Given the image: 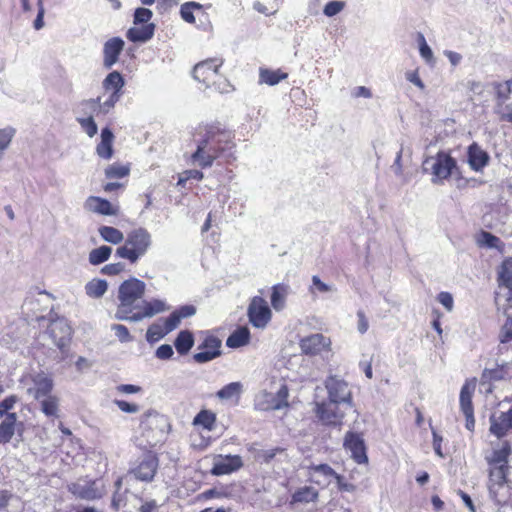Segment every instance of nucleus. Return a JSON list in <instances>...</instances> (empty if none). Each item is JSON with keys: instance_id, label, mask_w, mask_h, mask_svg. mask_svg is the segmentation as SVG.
Here are the masks:
<instances>
[{"instance_id": "21", "label": "nucleus", "mask_w": 512, "mask_h": 512, "mask_svg": "<svg viewBox=\"0 0 512 512\" xmlns=\"http://www.w3.org/2000/svg\"><path fill=\"white\" fill-rule=\"evenodd\" d=\"M124 41L120 37H113L107 40L103 46V66L110 69L119 60V55L123 51Z\"/></svg>"}, {"instance_id": "63", "label": "nucleus", "mask_w": 512, "mask_h": 512, "mask_svg": "<svg viewBox=\"0 0 512 512\" xmlns=\"http://www.w3.org/2000/svg\"><path fill=\"white\" fill-rule=\"evenodd\" d=\"M405 78L407 81L411 82L415 86H417L419 89L423 90L425 88V85L423 81L420 79L418 71H407L405 73Z\"/></svg>"}, {"instance_id": "58", "label": "nucleus", "mask_w": 512, "mask_h": 512, "mask_svg": "<svg viewBox=\"0 0 512 512\" xmlns=\"http://www.w3.org/2000/svg\"><path fill=\"white\" fill-rule=\"evenodd\" d=\"M114 403L122 412H125V413L134 414L139 411V406L134 403H129L124 400H118V399L114 400Z\"/></svg>"}, {"instance_id": "28", "label": "nucleus", "mask_w": 512, "mask_h": 512, "mask_svg": "<svg viewBox=\"0 0 512 512\" xmlns=\"http://www.w3.org/2000/svg\"><path fill=\"white\" fill-rule=\"evenodd\" d=\"M155 25L146 24L142 27H132L127 31V38L132 42H147L154 35Z\"/></svg>"}, {"instance_id": "48", "label": "nucleus", "mask_w": 512, "mask_h": 512, "mask_svg": "<svg viewBox=\"0 0 512 512\" xmlns=\"http://www.w3.org/2000/svg\"><path fill=\"white\" fill-rule=\"evenodd\" d=\"M129 173V168L122 165L112 164L105 169V175L110 179L123 178Z\"/></svg>"}, {"instance_id": "13", "label": "nucleus", "mask_w": 512, "mask_h": 512, "mask_svg": "<svg viewBox=\"0 0 512 512\" xmlns=\"http://www.w3.org/2000/svg\"><path fill=\"white\" fill-rule=\"evenodd\" d=\"M222 63V60L217 59H208L198 63L193 70L194 79L209 86L215 82V78L218 76V69Z\"/></svg>"}, {"instance_id": "22", "label": "nucleus", "mask_w": 512, "mask_h": 512, "mask_svg": "<svg viewBox=\"0 0 512 512\" xmlns=\"http://www.w3.org/2000/svg\"><path fill=\"white\" fill-rule=\"evenodd\" d=\"M490 432L498 439L507 435L512 428V408L507 412H501L498 416L490 417Z\"/></svg>"}, {"instance_id": "42", "label": "nucleus", "mask_w": 512, "mask_h": 512, "mask_svg": "<svg viewBox=\"0 0 512 512\" xmlns=\"http://www.w3.org/2000/svg\"><path fill=\"white\" fill-rule=\"evenodd\" d=\"M318 497V492L313 487H303L297 490L292 499L294 502L309 503L315 501Z\"/></svg>"}, {"instance_id": "45", "label": "nucleus", "mask_w": 512, "mask_h": 512, "mask_svg": "<svg viewBox=\"0 0 512 512\" xmlns=\"http://www.w3.org/2000/svg\"><path fill=\"white\" fill-rule=\"evenodd\" d=\"M202 8H203V5L198 2H194V1L186 2L181 5V8H180L181 17L185 22L193 24V23H195V16H194L193 12L195 10H201Z\"/></svg>"}, {"instance_id": "52", "label": "nucleus", "mask_w": 512, "mask_h": 512, "mask_svg": "<svg viewBox=\"0 0 512 512\" xmlns=\"http://www.w3.org/2000/svg\"><path fill=\"white\" fill-rule=\"evenodd\" d=\"M419 52L423 59L430 62L433 59V52L428 46L425 37L422 33L418 34Z\"/></svg>"}, {"instance_id": "38", "label": "nucleus", "mask_w": 512, "mask_h": 512, "mask_svg": "<svg viewBox=\"0 0 512 512\" xmlns=\"http://www.w3.org/2000/svg\"><path fill=\"white\" fill-rule=\"evenodd\" d=\"M101 238L111 244H119L124 240L123 233L117 228L111 226H101L98 229Z\"/></svg>"}, {"instance_id": "2", "label": "nucleus", "mask_w": 512, "mask_h": 512, "mask_svg": "<svg viewBox=\"0 0 512 512\" xmlns=\"http://www.w3.org/2000/svg\"><path fill=\"white\" fill-rule=\"evenodd\" d=\"M145 288V283L137 278H130L119 286V305L115 313L116 319H126L127 314L132 313L134 309L141 308Z\"/></svg>"}, {"instance_id": "56", "label": "nucleus", "mask_w": 512, "mask_h": 512, "mask_svg": "<svg viewBox=\"0 0 512 512\" xmlns=\"http://www.w3.org/2000/svg\"><path fill=\"white\" fill-rule=\"evenodd\" d=\"M181 318L179 314L174 311L172 312L165 320H164V327L166 328V331L169 333L173 331L181 322Z\"/></svg>"}, {"instance_id": "34", "label": "nucleus", "mask_w": 512, "mask_h": 512, "mask_svg": "<svg viewBox=\"0 0 512 512\" xmlns=\"http://www.w3.org/2000/svg\"><path fill=\"white\" fill-rule=\"evenodd\" d=\"M288 77L287 73H283L280 70H270L261 68L259 72L260 83H265L270 86L278 84L281 80Z\"/></svg>"}, {"instance_id": "49", "label": "nucleus", "mask_w": 512, "mask_h": 512, "mask_svg": "<svg viewBox=\"0 0 512 512\" xmlns=\"http://www.w3.org/2000/svg\"><path fill=\"white\" fill-rule=\"evenodd\" d=\"M13 136L14 130L12 128L0 130V160L3 157L4 151L8 148Z\"/></svg>"}, {"instance_id": "47", "label": "nucleus", "mask_w": 512, "mask_h": 512, "mask_svg": "<svg viewBox=\"0 0 512 512\" xmlns=\"http://www.w3.org/2000/svg\"><path fill=\"white\" fill-rule=\"evenodd\" d=\"M82 130L89 136L93 137L98 132V127L92 116L86 118H77Z\"/></svg>"}, {"instance_id": "54", "label": "nucleus", "mask_w": 512, "mask_h": 512, "mask_svg": "<svg viewBox=\"0 0 512 512\" xmlns=\"http://www.w3.org/2000/svg\"><path fill=\"white\" fill-rule=\"evenodd\" d=\"M345 3L342 1H331L328 2L324 7V14L328 17H332L340 13L344 9Z\"/></svg>"}, {"instance_id": "39", "label": "nucleus", "mask_w": 512, "mask_h": 512, "mask_svg": "<svg viewBox=\"0 0 512 512\" xmlns=\"http://www.w3.org/2000/svg\"><path fill=\"white\" fill-rule=\"evenodd\" d=\"M111 253L112 248L106 245L95 248L89 253V262L92 265H100L110 258Z\"/></svg>"}, {"instance_id": "27", "label": "nucleus", "mask_w": 512, "mask_h": 512, "mask_svg": "<svg viewBox=\"0 0 512 512\" xmlns=\"http://www.w3.org/2000/svg\"><path fill=\"white\" fill-rule=\"evenodd\" d=\"M475 380L466 381L460 391V408L463 414L473 413L472 396L475 391Z\"/></svg>"}, {"instance_id": "6", "label": "nucleus", "mask_w": 512, "mask_h": 512, "mask_svg": "<svg viewBox=\"0 0 512 512\" xmlns=\"http://www.w3.org/2000/svg\"><path fill=\"white\" fill-rule=\"evenodd\" d=\"M328 400L352 408V391L348 382L338 376H329L324 382Z\"/></svg>"}, {"instance_id": "19", "label": "nucleus", "mask_w": 512, "mask_h": 512, "mask_svg": "<svg viewBox=\"0 0 512 512\" xmlns=\"http://www.w3.org/2000/svg\"><path fill=\"white\" fill-rule=\"evenodd\" d=\"M242 466V458L239 455H218L214 459L211 473L215 476L226 475L239 470Z\"/></svg>"}, {"instance_id": "26", "label": "nucleus", "mask_w": 512, "mask_h": 512, "mask_svg": "<svg viewBox=\"0 0 512 512\" xmlns=\"http://www.w3.org/2000/svg\"><path fill=\"white\" fill-rule=\"evenodd\" d=\"M119 98L120 93L112 92L104 102H101V97H97L95 99H88L82 104L93 110L97 108L99 113L107 114L115 106Z\"/></svg>"}, {"instance_id": "3", "label": "nucleus", "mask_w": 512, "mask_h": 512, "mask_svg": "<svg viewBox=\"0 0 512 512\" xmlns=\"http://www.w3.org/2000/svg\"><path fill=\"white\" fill-rule=\"evenodd\" d=\"M152 244L151 234L145 228H137L127 234L125 243L116 249V256L136 263Z\"/></svg>"}, {"instance_id": "62", "label": "nucleus", "mask_w": 512, "mask_h": 512, "mask_svg": "<svg viewBox=\"0 0 512 512\" xmlns=\"http://www.w3.org/2000/svg\"><path fill=\"white\" fill-rule=\"evenodd\" d=\"M15 433L14 428H9L8 424H0V443H7Z\"/></svg>"}, {"instance_id": "37", "label": "nucleus", "mask_w": 512, "mask_h": 512, "mask_svg": "<svg viewBox=\"0 0 512 512\" xmlns=\"http://www.w3.org/2000/svg\"><path fill=\"white\" fill-rule=\"evenodd\" d=\"M108 288V284L102 279H93L89 281L85 286L86 294L92 298L102 297Z\"/></svg>"}, {"instance_id": "59", "label": "nucleus", "mask_w": 512, "mask_h": 512, "mask_svg": "<svg viewBox=\"0 0 512 512\" xmlns=\"http://www.w3.org/2000/svg\"><path fill=\"white\" fill-rule=\"evenodd\" d=\"M143 418H144L142 420L143 425H152V424L158 425L159 423L164 421L163 417L155 411H148L147 413H145L143 415Z\"/></svg>"}, {"instance_id": "61", "label": "nucleus", "mask_w": 512, "mask_h": 512, "mask_svg": "<svg viewBox=\"0 0 512 512\" xmlns=\"http://www.w3.org/2000/svg\"><path fill=\"white\" fill-rule=\"evenodd\" d=\"M173 354V349L168 344H163L159 346L156 350V357L161 360L170 359L173 356Z\"/></svg>"}, {"instance_id": "24", "label": "nucleus", "mask_w": 512, "mask_h": 512, "mask_svg": "<svg viewBox=\"0 0 512 512\" xmlns=\"http://www.w3.org/2000/svg\"><path fill=\"white\" fill-rule=\"evenodd\" d=\"M467 157L471 169L476 172L481 171L485 166H487L490 159L488 153L477 143H472L469 146Z\"/></svg>"}, {"instance_id": "8", "label": "nucleus", "mask_w": 512, "mask_h": 512, "mask_svg": "<svg viewBox=\"0 0 512 512\" xmlns=\"http://www.w3.org/2000/svg\"><path fill=\"white\" fill-rule=\"evenodd\" d=\"M158 466L159 460L157 456L149 452L144 454L140 461L129 470V475H132L139 481L151 482L154 479Z\"/></svg>"}, {"instance_id": "53", "label": "nucleus", "mask_w": 512, "mask_h": 512, "mask_svg": "<svg viewBox=\"0 0 512 512\" xmlns=\"http://www.w3.org/2000/svg\"><path fill=\"white\" fill-rule=\"evenodd\" d=\"M314 289H316L320 293H328L336 290L333 286L321 281V279L317 275L312 276V286L310 288V292L314 293Z\"/></svg>"}, {"instance_id": "41", "label": "nucleus", "mask_w": 512, "mask_h": 512, "mask_svg": "<svg viewBox=\"0 0 512 512\" xmlns=\"http://www.w3.org/2000/svg\"><path fill=\"white\" fill-rule=\"evenodd\" d=\"M141 309L144 310L148 317H153L154 315L164 312L168 310L166 303L159 299H154L152 301H141Z\"/></svg>"}, {"instance_id": "10", "label": "nucleus", "mask_w": 512, "mask_h": 512, "mask_svg": "<svg viewBox=\"0 0 512 512\" xmlns=\"http://www.w3.org/2000/svg\"><path fill=\"white\" fill-rule=\"evenodd\" d=\"M247 314L250 323L256 328H265L272 316L267 302L260 296L252 298L248 306Z\"/></svg>"}, {"instance_id": "7", "label": "nucleus", "mask_w": 512, "mask_h": 512, "mask_svg": "<svg viewBox=\"0 0 512 512\" xmlns=\"http://www.w3.org/2000/svg\"><path fill=\"white\" fill-rule=\"evenodd\" d=\"M494 112L500 120L512 123V79L496 85Z\"/></svg>"}, {"instance_id": "18", "label": "nucleus", "mask_w": 512, "mask_h": 512, "mask_svg": "<svg viewBox=\"0 0 512 512\" xmlns=\"http://www.w3.org/2000/svg\"><path fill=\"white\" fill-rule=\"evenodd\" d=\"M83 208L87 212L103 216H117L119 214V207L117 205L97 196H89L83 203Z\"/></svg>"}, {"instance_id": "46", "label": "nucleus", "mask_w": 512, "mask_h": 512, "mask_svg": "<svg viewBox=\"0 0 512 512\" xmlns=\"http://www.w3.org/2000/svg\"><path fill=\"white\" fill-rule=\"evenodd\" d=\"M168 332L164 325L160 323L152 324L146 333V338L149 342H155L163 338Z\"/></svg>"}, {"instance_id": "51", "label": "nucleus", "mask_w": 512, "mask_h": 512, "mask_svg": "<svg viewBox=\"0 0 512 512\" xmlns=\"http://www.w3.org/2000/svg\"><path fill=\"white\" fill-rule=\"evenodd\" d=\"M111 330L115 332L116 337L122 343H127L132 341V337L129 333V330L126 326L122 324H113L111 325Z\"/></svg>"}, {"instance_id": "1", "label": "nucleus", "mask_w": 512, "mask_h": 512, "mask_svg": "<svg viewBox=\"0 0 512 512\" xmlns=\"http://www.w3.org/2000/svg\"><path fill=\"white\" fill-rule=\"evenodd\" d=\"M230 139L229 132L221 131L214 126L208 127L203 138L197 143L196 151L191 155L192 162L201 168L211 167L225 150L223 144H227Z\"/></svg>"}, {"instance_id": "25", "label": "nucleus", "mask_w": 512, "mask_h": 512, "mask_svg": "<svg viewBox=\"0 0 512 512\" xmlns=\"http://www.w3.org/2000/svg\"><path fill=\"white\" fill-rule=\"evenodd\" d=\"M511 454V447L507 441L502 443L499 449H495L486 460L490 468H502L504 471H509L508 457Z\"/></svg>"}, {"instance_id": "43", "label": "nucleus", "mask_w": 512, "mask_h": 512, "mask_svg": "<svg viewBox=\"0 0 512 512\" xmlns=\"http://www.w3.org/2000/svg\"><path fill=\"white\" fill-rule=\"evenodd\" d=\"M499 282L512 291V258L502 263L501 270L499 271Z\"/></svg>"}, {"instance_id": "36", "label": "nucleus", "mask_w": 512, "mask_h": 512, "mask_svg": "<svg viewBox=\"0 0 512 512\" xmlns=\"http://www.w3.org/2000/svg\"><path fill=\"white\" fill-rule=\"evenodd\" d=\"M215 422L216 415L209 410H201L193 419V425L202 426L208 431H212L214 429Z\"/></svg>"}, {"instance_id": "40", "label": "nucleus", "mask_w": 512, "mask_h": 512, "mask_svg": "<svg viewBox=\"0 0 512 512\" xmlns=\"http://www.w3.org/2000/svg\"><path fill=\"white\" fill-rule=\"evenodd\" d=\"M124 86V79L117 71L109 73L103 80V88L105 90H112V92L120 93Z\"/></svg>"}, {"instance_id": "44", "label": "nucleus", "mask_w": 512, "mask_h": 512, "mask_svg": "<svg viewBox=\"0 0 512 512\" xmlns=\"http://www.w3.org/2000/svg\"><path fill=\"white\" fill-rule=\"evenodd\" d=\"M41 401V410L42 412L49 417H56L58 415V406L59 400L57 397L48 395L46 397H42Z\"/></svg>"}, {"instance_id": "20", "label": "nucleus", "mask_w": 512, "mask_h": 512, "mask_svg": "<svg viewBox=\"0 0 512 512\" xmlns=\"http://www.w3.org/2000/svg\"><path fill=\"white\" fill-rule=\"evenodd\" d=\"M330 345V338H327L320 333L309 335L300 341L301 350L307 355L319 354L323 350L329 349Z\"/></svg>"}, {"instance_id": "64", "label": "nucleus", "mask_w": 512, "mask_h": 512, "mask_svg": "<svg viewBox=\"0 0 512 512\" xmlns=\"http://www.w3.org/2000/svg\"><path fill=\"white\" fill-rule=\"evenodd\" d=\"M438 301L448 310L451 311L453 308V297L448 292H441L438 295Z\"/></svg>"}, {"instance_id": "23", "label": "nucleus", "mask_w": 512, "mask_h": 512, "mask_svg": "<svg viewBox=\"0 0 512 512\" xmlns=\"http://www.w3.org/2000/svg\"><path fill=\"white\" fill-rule=\"evenodd\" d=\"M32 386L27 389V393L35 399H41L50 395L53 388V381L44 373H38L32 377Z\"/></svg>"}, {"instance_id": "35", "label": "nucleus", "mask_w": 512, "mask_h": 512, "mask_svg": "<svg viewBox=\"0 0 512 512\" xmlns=\"http://www.w3.org/2000/svg\"><path fill=\"white\" fill-rule=\"evenodd\" d=\"M194 344L193 335L190 331H181L175 339L174 345L181 355L187 354Z\"/></svg>"}, {"instance_id": "32", "label": "nucleus", "mask_w": 512, "mask_h": 512, "mask_svg": "<svg viewBox=\"0 0 512 512\" xmlns=\"http://www.w3.org/2000/svg\"><path fill=\"white\" fill-rule=\"evenodd\" d=\"M250 332L247 327L236 329L227 339L226 345L231 348H239L249 342Z\"/></svg>"}, {"instance_id": "57", "label": "nucleus", "mask_w": 512, "mask_h": 512, "mask_svg": "<svg viewBox=\"0 0 512 512\" xmlns=\"http://www.w3.org/2000/svg\"><path fill=\"white\" fill-rule=\"evenodd\" d=\"M125 265L121 262L107 264L101 269V273L109 276L118 275L124 271Z\"/></svg>"}, {"instance_id": "55", "label": "nucleus", "mask_w": 512, "mask_h": 512, "mask_svg": "<svg viewBox=\"0 0 512 512\" xmlns=\"http://www.w3.org/2000/svg\"><path fill=\"white\" fill-rule=\"evenodd\" d=\"M18 401L19 398L16 395H10L0 401V416H4L9 410H12Z\"/></svg>"}, {"instance_id": "5", "label": "nucleus", "mask_w": 512, "mask_h": 512, "mask_svg": "<svg viewBox=\"0 0 512 512\" xmlns=\"http://www.w3.org/2000/svg\"><path fill=\"white\" fill-rule=\"evenodd\" d=\"M487 488L490 498L498 505H504L510 498L511 486L507 479L508 471L502 468H489Z\"/></svg>"}, {"instance_id": "29", "label": "nucleus", "mask_w": 512, "mask_h": 512, "mask_svg": "<svg viewBox=\"0 0 512 512\" xmlns=\"http://www.w3.org/2000/svg\"><path fill=\"white\" fill-rule=\"evenodd\" d=\"M114 135L109 128H104L101 131V142L97 145L96 151L99 157L103 159H110L113 154L112 142Z\"/></svg>"}, {"instance_id": "4", "label": "nucleus", "mask_w": 512, "mask_h": 512, "mask_svg": "<svg viewBox=\"0 0 512 512\" xmlns=\"http://www.w3.org/2000/svg\"><path fill=\"white\" fill-rule=\"evenodd\" d=\"M455 168V159L445 152L427 157L423 162V171L432 175L431 181L434 184H441L448 179Z\"/></svg>"}, {"instance_id": "33", "label": "nucleus", "mask_w": 512, "mask_h": 512, "mask_svg": "<svg viewBox=\"0 0 512 512\" xmlns=\"http://www.w3.org/2000/svg\"><path fill=\"white\" fill-rule=\"evenodd\" d=\"M508 364H502L495 369H485L481 375V384L490 383L492 381H500L508 375Z\"/></svg>"}, {"instance_id": "14", "label": "nucleus", "mask_w": 512, "mask_h": 512, "mask_svg": "<svg viewBox=\"0 0 512 512\" xmlns=\"http://www.w3.org/2000/svg\"><path fill=\"white\" fill-rule=\"evenodd\" d=\"M198 350L200 351L193 356L195 362L200 364L209 362L221 355V340L213 335H208L198 346Z\"/></svg>"}, {"instance_id": "60", "label": "nucleus", "mask_w": 512, "mask_h": 512, "mask_svg": "<svg viewBox=\"0 0 512 512\" xmlns=\"http://www.w3.org/2000/svg\"><path fill=\"white\" fill-rule=\"evenodd\" d=\"M512 340V318H508L500 333V341L506 343Z\"/></svg>"}, {"instance_id": "17", "label": "nucleus", "mask_w": 512, "mask_h": 512, "mask_svg": "<svg viewBox=\"0 0 512 512\" xmlns=\"http://www.w3.org/2000/svg\"><path fill=\"white\" fill-rule=\"evenodd\" d=\"M306 469L309 480L321 487H327L337 475L328 464H310Z\"/></svg>"}, {"instance_id": "30", "label": "nucleus", "mask_w": 512, "mask_h": 512, "mask_svg": "<svg viewBox=\"0 0 512 512\" xmlns=\"http://www.w3.org/2000/svg\"><path fill=\"white\" fill-rule=\"evenodd\" d=\"M288 293L289 286L287 284L279 283L272 287L271 305L276 311L284 308Z\"/></svg>"}, {"instance_id": "9", "label": "nucleus", "mask_w": 512, "mask_h": 512, "mask_svg": "<svg viewBox=\"0 0 512 512\" xmlns=\"http://www.w3.org/2000/svg\"><path fill=\"white\" fill-rule=\"evenodd\" d=\"M288 389L282 385L277 393L262 392L255 400V407L258 410H279L288 406Z\"/></svg>"}, {"instance_id": "50", "label": "nucleus", "mask_w": 512, "mask_h": 512, "mask_svg": "<svg viewBox=\"0 0 512 512\" xmlns=\"http://www.w3.org/2000/svg\"><path fill=\"white\" fill-rule=\"evenodd\" d=\"M153 13L148 8H137L134 13V24H149L148 22L151 20Z\"/></svg>"}, {"instance_id": "16", "label": "nucleus", "mask_w": 512, "mask_h": 512, "mask_svg": "<svg viewBox=\"0 0 512 512\" xmlns=\"http://www.w3.org/2000/svg\"><path fill=\"white\" fill-rule=\"evenodd\" d=\"M344 448L351 453V457L358 463L364 464L368 462L366 448L363 438L354 432H347L344 437Z\"/></svg>"}, {"instance_id": "15", "label": "nucleus", "mask_w": 512, "mask_h": 512, "mask_svg": "<svg viewBox=\"0 0 512 512\" xmlns=\"http://www.w3.org/2000/svg\"><path fill=\"white\" fill-rule=\"evenodd\" d=\"M47 331L54 344L60 349L69 343L72 335V329L64 318H57L51 321Z\"/></svg>"}, {"instance_id": "11", "label": "nucleus", "mask_w": 512, "mask_h": 512, "mask_svg": "<svg viewBox=\"0 0 512 512\" xmlns=\"http://www.w3.org/2000/svg\"><path fill=\"white\" fill-rule=\"evenodd\" d=\"M69 491L81 499L94 500L101 498L105 494V485L101 479L93 481L81 480L72 483L69 486Z\"/></svg>"}, {"instance_id": "31", "label": "nucleus", "mask_w": 512, "mask_h": 512, "mask_svg": "<svg viewBox=\"0 0 512 512\" xmlns=\"http://www.w3.org/2000/svg\"><path fill=\"white\" fill-rule=\"evenodd\" d=\"M242 392L243 385L240 382H231L221 388L216 395L221 400L229 401L235 399L238 402Z\"/></svg>"}, {"instance_id": "12", "label": "nucleus", "mask_w": 512, "mask_h": 512, "mask_svg": "<svg viewBox=\"0 0 512 512\" xmlns=\"http://www.w3.org/2000/svg\"><path fill=\"white\" fill-rule=\"evenodd\" d=\"M342 404L330 400L317 402L315 412L317 417L326 425H340L345 416Z\"/></svg>"}]
</instances>
